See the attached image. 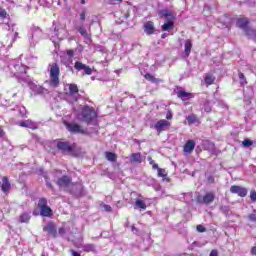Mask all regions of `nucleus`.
I'll list each match as a JSON object with an SVG mask.
<instances>
[{
	"label": "nucleus",
	"instance_id": "nucleus-33",
	"mask_svg": "<svg viewBox=\"0 0 256 256\" xmlns=\"http://www.w3.org/2000/svg\"><path fill=\"white\" fill-rule=\"evenodd\" d=\"M149 165H152V169H159V164L155 163V160L149 156L148 157Z\"/></svg>",
	"mask_w": 256,
	"mask_h": 256
},
{
	"label": "nucleus",
	"instance_id": "nucleus-22",
	"mask_svg": "<svg viewBox=\"0 0 256 256\" xmlns=\"http://www.w3.org/2000/svg\"><path fill=\"white\" fill-rule=\"evenodd\" d=\"M104 155L107 161H110L111 163L117 162V155L114 152L106 151Z\"/></svg>",
	"mask_w": 256,
	"mask_h": 256
},
{
	"label": "nucleus",
	"instance_id": "nucleus-11",
	"mask_svg": "<svg viewBox=\"0 0 256 256\" xmlns=\"http://www.w3.org/2000/svg\"><path fill=\"white\" fill-rule=\"evenodd\" d=\"M74 69H76V71H84L85 75H91L93 73V70L91 69V67L79 61L75 62Z\"/></svg>",
	"mask_w": 256,
	"mask_h": 256
},
{
	"label": "nucleus",
	"instance_id": "nucleus-4",
	"mask_svg": "<svg viewBox=\"0 0 256 256\" xmlns=\"http://www.w3.org/2000/svg\"><path fill=\"white\" fill-rule=\"evenodd\" d=\"M56 185L60 189H64V191H71V187H75V183H73V178L71 176L64 175L57 179Z\"/></svg>",
	"mask_w": 256,
	"mask_h": 256
},
{
	"label": "nucleus",
	"instance_id": "nucleus-10",
	"mask_svg": "<svg viewBox=\"0 0 256 256\" xmlns=\"http://www.w3.org/2000/svg\"><path fill=\"white\" fill-rule=\"evenodd\" d=\"M43 231H45L46 233H48V235H51V237H53V239H56V237H57V225H55V223H53V222H48V223L43 227Z\"/></svg>",
	"mask_w": 256,
	"mask_h": 256
},
{
	"label": "nucleus",
	"instance_id": "nucleus-35",
	"mask_svg": "<svg viewBox=\"0 0 256 256\" xmlns=\"http://www.w3.org/2000/svg\"><path fill=\"white\" fill-rule=\"evenodd\" d=\"M9 17V14L7 13V10L0 7V18L1 19H7Z\"/></svg>",
	"mask_w": 256,
	"mask_h": 256
},
{
	"label": "nucleus",
	"instance_id": "nucleus-19",
	"mask_svg": "<svg viewBox=\"0 0 256 256\" xmlns=\"http://www.w3.org/2000/svg\"><path fill=\"white\" fill-rule=\"evenodd\" d=\"M193 49V42L191 39H187L184 43V53L186 57H189L191 55V50Z\"/></svg>",
	"mask_w": 256,
	"mask_h": 256
},
{
	"label": "nucleus",
	"instance_id": "nucleus-18",
	"mask_svg": "<svg viewBox=\"0 0 256 256\" xmlns=\"http://www.w3.org/2000/svg\"><path fill=\"white\" fill-rule=\"evenodd\" d=\"M160 17L162 19H169V21H175V16H173V12H171V10H162L160 12Z\"/></svg>",
	"mask_w": 256,
	"mask_h": 256
},
{
	"label": "nucleus",
	"instance_id": "nucleus-45",
	"mask_svg": "<svg viewBox=\"0 0 256 256\" xmlns=\"http://www.w3.org/2000/svg\"><path fill=\"white\" fill-rule=\"evenodd\" d=\"M5 137V130H3V126H0V138L3 139Z\"/></svg>",
	"mask_w": 256,
	"mask_h": 256
},
{
	"label": "nucleus",
	"instance_id": "nucleus-47",
	"mask_svg": "<svg viewBox=\"0 0 256 256\" xmlns=\"http://www.w3.org/2000/svg\"><path fill=\"white\" fill-rule=\"evenodd\" d=\"M210 256H219V252L217 250H212Z\"/></svg>",
	"mask_w": 256,
	"mask_h": 256
},
{
	"label": "nucleus",
	"instance_id": "nucleus-52",
	"mask_svg": "<svg viewBox=\"0 0 256 256\" xmlns=\"http://www.w3.org/2000/svg\"><path fill=\"white\" fill-rule=\"evenodd\" d=\"M80 3H81V5H85L86 2H85V0H81Z\"/></svg>",
	"mask_w": 256,
	"mask_h": 256
},
{
	"label": "nucleus",
	"instance_id": "nucleus-27",
	"mask_svg": "<svg viewBox=\"0 0 256 256\" xmlns=\"http://www.w3.org/2000/svg\"><path fill=\"white\" fill-rule=\"evenodd\" d=\"M204 83H206L207 87H209V85H213V83H215V76L212 74H206L204 77Z\"/></svg>",
	"mask_w": 256,
	"mask_h": 256
},
{
	"label": "nucleus",
	"instance_id": "nucleus-2",
	"mask_svg": "<svg viewBox=\"0 0 256 256\" xmlns=\"http://www.w3.org/2000/svg\"><path fill=\"white\" fill-rule=\"evenodd\" d=\"M50 66V79H49V85L50 87L57 88L59 87V84L61 81L59 80V75H61V71L59 70V64L52 63Z\"/></svg>",
	"mask_w": 256,
	"mask_h": 256
},
{
	"label": "nucleus",
	"instance_id": "nucleus-32",
	"mask_svg": "<svg viewBox=\"0 0 256 256\" xmlns=\"http://www.w3.org/2000/svg\"><path fill=\"white\" fill-rule=\"evenodd\" d=\"M238 77L241 85H247V78H245V74H243V72H239Z\"/></svg>",
	"mask_w": 256,
	"mask_h": 256
},
{
	"label": "nucleus",
	"instance_id": "nucleus-14",
	"mask_svg": "<svg viewBox=\"0 0 256 256\" xmlns=\"http://www.w3.org/2000/svg\"><path fill=\"white\" fill-rule=\"evenodd\" d=\"M183 151L186 155H191L195 151V140H187L184 144Z\"/></svg>",
	"mask_w": 256,
	"mask_h": 256
},
{
	"label": "nucleus",
	"instance_id": "nucleus-17",
	"mask_svg": "<svg viewBox=\"0 0 256 256\" xmlns=\"http://www.w3.org/2000/svg\"><path fill=\"white\" fill-rule=\"evenodd\" d=\"M188 125H201V120L197 117L196 114H190L186 117Z\"/></svg>",
	"mask_w": 256,
	"mask_h": 256
},
{
	"label": "nucleus",
	"instance_id": "nucleus-44",
	"mask_svg": "<svg viewBox=\"0 0 256 256\" xmlns=\"http://www.w3.org/2000/svg\"><path fill=\"white\" fill-rule=\"evenodd\" d=\"M66 53L68 57H73V55H75V50L70 49V50H67Z\"/></svg>",
	"mask_w": 256,
	"mask_h": 256
},
{
	"label": "nucleus",
	"instance_id": "nucleus-46",
	"mask_svg": "<svg viewBox=\"0 0 256 256\" xmlns=\"http://www.w3.org/2000/svg\"><path fill=\"white\" fill-rule=\"evenodd\" d=\"M70 253L72 254V256H81V254L75 250H70Z\"/></svg>",
	"mask_w": 256,
	"mask_h": 256
},
{
	"label": "nucleus",
	"instance_id": "nucleus-50",
	"mask_svg": "<svg viewBox=\"0 0 256 256\" xmlns=\"http://www.w3.org/2000/svg\"><path fill=\"white\" fill-rule=\"evenodd\" d=\"M167 36H168V34L164 33V34L161 35V39H165V37H167Z\"/></svg>",
	"mask_w": 256,
	"mask_h": 256
},
{
	"label": "nucleus",
	"instance_id": "nucleus-25",
	"mask_svg": "<svg viewBox=\"0 0 256 256\" xmlns=\"http://www.w3.org/2000/svg\"><path fill=\"white\" fill-rule=\"evenodd\" d=\"M245 35L249 37V39H254V41H256V29L252 27L246 29Z\"/></svg>",
	"mask_w": 256,
	"mask_h": 256
},
{
	"label": "nucleus",
	"instance_id": "nucleus-3",
	"mask_svg": "<svg viewBox=\"0 0 256 256\" xmlns=\"http://www.w3.org/2000/svg\"><path fill=\"white\" fill-rule=\"evenodd\" d=\"M80 115L82 117V121H84V123H87V125H91L93 121L97 119V112L93 107L88 105L82 108Z\"/></svg>",
	"mask_w": 256,
	"mask_h": 256
},
{
	"label": "nucleus",
	"instance_id": "nucleus-24",
	"mask_svg": "<svg viewBox=\"0 0 256 256\" xmlns=\"http://www.w3.org/2000/svg\"><path fill=\"white\" fill-rule=\"evenodd\" d=\"M68 89H69V95H77V93H79V86H77V84L75 83L69 84Z\"/></svg>",
	"mask_w": 256,
	"mask_h": 256
},
{
	"label": "nucleus",
	"instance_id": "nucleus-41",
	"mask_svg": "<svg viewBox=\"0 0 256 256\" xmlns=\"http://www.w3.org/2000/svg\"><path fill=\"white\" fill-rule=\"evenodd\" d=\"M58 233L59 235H65V233H67V229H65V227H60L58 229Z\"/></svg>",
	"mask_w": 256,
	"mask_h": 256
},
{
	"label": "nucleus",
	"instance_id": "nucleus-13",
	"mask_svg": "<svg viewBox=\"0 0 256 256\" xmlns=\"http://www.w3.org/2000/svg\"><path fill=\"white\" fill-rule=\"evenodd\" d=\"M1 191L5 193V195H9V191H11V182H9V177L4 176L0 182Z\"/></svg>",
	"mask_w": 256,
	"mask_h": 256
},
{
	"label": "nucleus",
	"instance_id": "nucleus-37",
	"mask_svg": "<svg viewBox=\"0 0 256 256\" xmlns=\"http://www.w3.org/2000/svg\"><path fill=\"white\" fill-rule=\"evenodd\" d=\"M196 231H198V233H205V231H207V228H205V226L199 224L196 226Z\"/></svg>",
	"mask_w": 256,
	"mask_h": 256
},
{
	"label": "nucleus",
	"instance_id": "nucleus-43",
	"mask_svg": "<svg viewBox=\"0 0 256 256\" xmlns=\"http://www.w3.org/2000/svg\"><path fill=\"white\" fill-rule=\"evenodd\" d=\"M104 209H105V211H107L108 213H111V211H113V208H112L110 205H107V204L104 205Z\"/></svg>",
	"mask_w": 256,
	"mask_h": 256
},
{
	"label": "nucleus",
	"instance_id": "nucleus-30",
	"mask_svg": "<svg viewBox=\"0 0 256 256\" xmlns=\"http://www.w3.org/2000/svg\"><path fill=\"white\" fill-rule=\"evenodd\" d=\"M85 253H95V245L94 244H85L83 246Z\"/></svg>",
	"mask_w": 256,
	"mask_h": 256
},
{
	"label": "nucleus",
	"instance_id": "nucleus-42",
	"mask_svg": "<svg viewBox=\"0 0 256 256\" xmlns=\"http://www.w3.org/2000/svg\"><path fill=\"white\" fill-rule=\"evenodd\" d=\"M85 15H86V12H85V10H83L80 13V21H81V23L85 22Z\"/></svg>",
	"mask_w": 256,
	"mask_h": 256
},
{
	"label": "nucleus",
	"instance_id": "nucleus-15",
	"mask_svg": "<svg viewBox=\"0 0 256 256\" xmlns=\"http://www.w3.org/2000/svg\"><path fill=\"white\" fill-rule=\"evenodd\" d=\"M146 35H153L155 33V23L153 21H147L143 25Z\"/></svg>",
	"mask_w": 256,
	"mask_h": 256
},
{
	"label": "nucleus",
	"instance_id": "nucleus-51",
	"mask_svg": "<svg viewBox=\"0 0 256 256\" xmlns=\"http://www.w3.org/2000/svg\"><path fill=\"white\" fill-rule=\"evenodd\" d=\"M17 37H19V32H15V39H17Z\"/></svg>",
	"mask_w": 256,
	"mask_h": 256
},
{
	"label": "nucleus",
	"instance_id": "nucleus-38",
	"mask_svg": "<svg viewBox=\"0 0 256 256\" xmlns=\"http://www.w3.org/2000/svg\"><path fill=\"white\" fill-rule=\"evenodd\" d=\"M249 221H254L256 223V210H253V213L248 215Z\"/></svg>",
	"mask_w": 256,
	"mask_h": 256
},
{
	"label": "nucleus",
	"instance_id": "nucleus-40",
	"mask_svg": "<svg viewBox=\"0 0 256 256\" xmlns=\"http://www.w3.org/2000/svg\"><path fill=\"white\" fill-rule=\"evenodd\" d=\"M166 119H167V121H171V119H173V112L171 110L167 111Z\"/></svg>",
	"mask_w": 256,
	"mask_h": 256
},
{
	"label": "nucleus",
	"instance_id": "nucleus-5",
	"mask_svg": "<svg viewBox=\"0 0 256 256\" xmlns=\"http://www.w3.org/2000/svg\"><path fill=\"white\" fill-rule=\"evenodd\" d=\"M38 208L41 217H53V210L47 205V198L42 197L38 200Z\"/></svg>",
	"mask_w": 256,
	"mask_h": 256
},
{
	"label": "nucleus",
	"instance_id": "nucleus-39",
	"mask_svg": "<svg viewBox=\"0 0 256 256\" xmlns=\"http://www.w3.org/2000/svg\"><path fill=\"white\" fill-rule=\"evenodd\" d=\"M250 199H251V201H253V203H256V191L255 190L250 191Z\"/></svg>",
	"mask_w": 256,
	"mask_h": 256
},
{
	"label": "nucleus",
	"instance_id": "nucleus-49",
	"mask_svg": "<svg viewBox=\"0 0 256 256\" xmlns=\"http://www.w3.org/2000/svg\"><path fill=\"white\" fill-rule=\"evenodd\" d=\"M47 187H49V189H53V184H51L50 182L46 183Z\"/></svg>",
	"mask_w": 256,
	"mask_h": 256
},
{
	"label": "nucleus",
	"instance_id": "nucleus-48",
	"mask_svg": "<svg viewBox=\"0 0 256 256\" xmlns=\"http://www.w3.org/2000/svg\"><path fill=\"white\" fill-rule=\"evenodd\" d=\"M251 255H255L256 256V246H253L251 248Z\"/></svg>",
	"mask_w": 256,
	"mask_h": 256
},
{
	"label": "nucleus",
	"instance_id": "nucleus-8",
	"mask_svg": "<svg viewBox=\"0 0 256 256\" xmlns=\"http://www.w3.org/2000/svg\"><path fill=\"white\" fill-rule=\"evenodd\" d=\"M215 201V192H207L204 196L197 197V203L200 205H211Z\"/></svg>",
	"mask_w": 256,
	"mask_h": 256
},
{
	"label": "nucleus",
	"instance_id": "nucleus-34",
	"mask_svg": "<svg viewBox=\"0 0 256 256\" xmlns=\"http://www.w3.org/2000/svg\"><path fill=\"white\" fill-rule=\"evenodd\" d=\"M158 171V177H162L163 179H165V177H167V172L165 171V169L163 168H156Z\"/></svg>",
	"mask_w": 256,
	"mask_h": 256
},
{
	"label": "nucleus",
	"instance_id": "nucleus-29",
	"mask_svg": "<svg viewBox=\"0 0 256 256\" xmlns=\"http://www.w3.org/2000/svg\"><path fill=\"white\" fill-rule=\"evenodd\" d=\"M76 31L82 35L85 39H89V34L87 33V29H85L83 26L76 27Z\"/></svg>",
	"mask_w": 256,
	"mask_h": 256
},
{
	"label": "nucleus",
	"instance_id": "nucleus-9",
	"mask_svg": "<svg viewBox=\"0 0 256 256\" xmlns=\"http://www.w3.org/2000/svg\"><path fill=\"white\" fill-rule=\"evenodd\" d=\"M230 193L238 195V197H247V188L239 185H232L230 187Z\"/></svg>",
	"mask_w": 256,
	"mask_h": 256
},
{
	"label": "nucleus",
	"instance_id": "nucleus-28",
	"mask_svg": "<svg viewBox=\"0 0 256 256\" xmlns=\"http://www.w3.org/2000/svg\"><path fill=\"white\" fill-rule=\"evenodd\" d=\"M31 220L29 213L24 212L19 216V223H28Z\"/></svg>",
	"mask_w": 256,
	"mask_h": 256
},
{
	"label": "nucleus",
	"instance_id": "nucleus-12",
	"mask_svg": "<svg viewBox=\"0 0 256 256\" xmlns=\"http://www.w3.org/2000/svg\"><path fill=\"white\" fill-rule=\"evenodd\" d=\"M249 18L247 17H240L237 19L236 21V26L239 28V29H242L244 31V33L247 31V29H249Z\"/></svg>",
	"mask_w": 256,
	"mask_h": 256
},
{
	"label": "nucleus",
	"instance_id": "nucleus-7",
	"mask_svg": "<svg viewBox=\"0 0 256 256\" xmlns=\"http://www.w3.org/2000/svg\"><path fill=\"white\" fill-rule=\"evenodd\" d=\"M171 128V122L166 119H160L154 124V129L157 133H163V131H168Z\"/></svg>",
	"mask_w": 256,
	"mask_h": 256
},
{
	"label": "nucleus",
	"instance_id": "nucleus-26",
	"mask_svg": "<svg viewBox=\"0 0 256 256\" xmlns=\"http://www.w3.org/2000/svg\"><path fill=\"white\" fill-rule=\"evenodd\" d=\"M142 157H141V153L137 152V153H132L130 156V161L132 163H141L142 162Z\"/></svg>",
	"mask_w": 256,
	"mask_h": 256
},
{
	"label": "nucleus",
	"instance_id": "nucleus-21",
	"mask_svg": "<svg viewBox=\"0 0 256 256\" xmlns=\"http://www.w3.org/2000/svg\"><path fill=\"white\" fill-rule=\"evenodd\" d=\"M175 29V22L173 20H168L162 25V31H173Z\"/></svg>",
	"mask_w": 256,
	"mask_h": 256
},
{
	"label": "nucleus",
	"instance_id": "nucleus-23",
	"mask_svg": "<svg viewBox=\"0 0 256 256\" xmlns=\"http://www.w3.org/2000/svg\"><path fill=\"white\" fill-rule=\"evenodd\" d=\"M144 78L147 81H151V83H163V80L159 79V78H155L153 75H151V73H146L144 75Z\"/></svg>",
	"mask_w": 256,
	"mask_h": 256
},
{
	"label": "nucleus",
	"instance_id": "nucleus-1",
	"mask_svg": "<svg viewBox=\"0 0 256 256\" xmlns=\"http://www.w3.org/2000/svg\"><path fill=\"white\" fill-rule=\"evenodd\" d=\"M56 149L61 151L64 155H72V157H79L81 155V148H77L76 143L64 141L63 139L55 140Z\"/></svg>",
	"mask_w": 256,
	"mask_h": 256
},
{
	"label": "nucleus",
	"instance_id": "nucleus-53",
	"mask_svg": "<svg viewBox=\"0 0 256 256\" xmlns=\"http://www.w3.org/2000/svg\"><path fill=\"white\" fill-rule=\"evenodd\" d=\"M212 179V183L215 181V179L214 178H211Z\"/></svg>",
	"mask_w": 256,
	"mask_h": 256
},
{
	"label": "nucleus",
	"instance_id": "nucleus-31",
	"mask_svg": "<svg viewBox=\"0 0 256 256\" xmlns=\"http://www.w3.org/2000/svg\"><path fill=\"white\" fill-rule=\"evenodd\" d=\"M135 205L138 209H143L144 211L147 209V204L143 200H136Z\"/></svg>",
	"mask_w": 256,
	"mask_h": 256
},
{
	"label": "nucleus",
	"instance_id": "nucleus-36",
	"mask_svg": "<svg viewBox=\"0 0 256 256\" xmlns=\"http://www.w3.org/2000/svg\"><path fill=\"white\" fill-rule=\"evenodd\" d=\"M243 147H251L253 145V140L251 139H244L242 142Z\"/></svg>",
	"mask_w": 256,
	"mask_h": 256
},
{
	"label": "nucleus",
	"instance_id": "nucleus-20",
	"mask_svg": "<svg viewBox=\"0 0 256 256\" xmlns=\"http://www.w3.org/2000/svg\"><path fill=\"white\" fill-rule=\"evenodd\" d=\"M20 127H26L27 129H37V127H35V122L32 120H26V121H22L19 123Z\"/></svg>",
	"mask_w": 256,
	"mask_h": 256
},
{
	"label": "nucleus",
	"instance_id": "nucleus-16",
	"mask_svg": "<svg viewBox=\"0 0 256 256\" xmlns=\"http://www.w3.org/2000/svg\"><path fill=\"white\" fill-rule=\"evenodd\" d=\"M178 99L181 101H187L188 99H193V94L191 92H186L185 90H179L177 92Z\"/></svg>",
	"mask_w": 256,
	"mask_h": 256
},
{
	"label": "nucleus",
	"instance_id": "nucleus-6",
	"mask_svg": "<svg viewBox=\"0 0 256 256\" xmlns=\"http://www.w3.org/2000/svg\"><path fill=\"white\" fill-rule=\"evenodd\" d=\"M63 123L69 133H72L74 135L79 133L81 135H85V130H83V127H81V125L77 123L67 122V121H64Z\"/></svg>",
	"mask_w": 256,
	"mask_h": 256
}]
</instances>
